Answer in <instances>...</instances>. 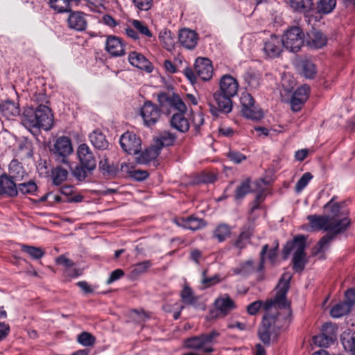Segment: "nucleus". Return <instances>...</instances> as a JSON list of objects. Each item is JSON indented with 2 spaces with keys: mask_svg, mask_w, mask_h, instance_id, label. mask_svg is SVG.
I'll return each mask as SVG.
<instances>
[{
  "mask_svg": "<svg viewBox=\"0 0 355 355\" xmlns=\"http://www.w3.org/2000/svg\"><path fill=\"white\" fill-rule=\"evenodd\" d=\"M125 275L124 271L122 269H116L113 270L111 273L110 277L106 281L107 284H111L113 282L119 280L121 277H123Z\"/></svg>",
  "mask_w": 355,
  "mask_h": 355,
  "instance_id": "nucleus-58",
  "label": "nucleus"
},
{
  "mask_svg": "<svg viewBox=\"0 0 355 355\" xmlns=\"http://www.w3.org/2000/svg\"><path fill=\"white\" fill-rule=\"evenodd\" d=\"M159 152L157 150L153 148L146 149L145 151L142 152L137 158V162L139 164H147L156 158Z\"/></svg>",
  "mask_w": 355,
  "mask_h": 355,
  "instance_id": "nucleus-44",
  "label": "nucleus"
},
{
  "mask_svg": "<svg viewBox=\"0 0 355 355\" xmlns=\"http://www.w3.org/2000/svg\"><path fill=\"white\" fill-rule=\"evenodd\" d=\"M204 117L202 113H197L193 115V125L195 128L196 131L198 132L200 129V126L204 123Z\"/></svg>",
  "mask_w": 355,
  "mask_h": 355,
  "instance_id": "nucleus-61",
  "label": "nucleus"
},
{
  "mask_svg": "<svg viewBox=\"0 0 355 355\" xmlns=\"http://www.w3.org/2000/svg\"><path fill=\"white\" fill-rule=\"evenodd\" d=\"M49 5L58 13L68 12L71 9V6L66 2V0H49Z\"/></svg>",
  "mask_w": 355,
  "mask_h": 355,
  "instance_id": "nucleus-42",
  "label": "nucleus"
},
{
  "mask_svg": "<svg viewBox=\"0 0 355 355\" xmlns=\"http://www.w3.org/2000/svg\"><path fill=\"white\" fill-rule=\"evenodd\" d=\"M283 47L281 37L272 35L264 42L263 52L266 58H275L280 55Z\"/></svg>",
  "mask_w": 355,
  "mask_h": 355,
  "instance_id": "nucleus-17",
  "label": "nucleus"
},
{
  "mask_svg": "<svg viewBox=\"0 0 355 355\" xmlns=\"http://www.w3.org/2000/svg\"><path fill=\"white\" fill-rule=\"evenodd\" d=\"M279 248V243L277 241H275V245L271 249L268 250L266 254H267V258L268 260L273 263L276 260L277 257V250Z\"/></svg>",
  "mask_w": 355,
  "mask_h": 355,
  "instance_id": "nucleus-63",
  "label": "nucleus"
},
{
  "mask_svg": "<svg viewBox=\"0 0 355 355\" xmlns=\"http://www.w3.org/2000/svg\"><path fill=\"white\" fill-rule=\"evenodd\" d=\"M68 176V171L61 166H58L52 171L53 182L55 185H60L65 181Z\"/></svg>",
  "mask_w": 355,
  "mask_h": 355,
  "instance_id": "nucleus-43",
  "label": "nucleus"
},
{
  "mask_svg": "<svg viewBox=\"0 0 355 355\" xmlns=\"http://www.w3.org/2000/svg\"><path fill=\"white\" fill-rule=\"evenodd\" d=\"M105 49L114 56H121L125 54V46L123 40L114 35L107 36Z\"/></svg>",
  "mask_w": 355,
  "mask_h": 355,
  "instance_id": "nucleus-23",
  "label": "nucleus"
},
{
  "mask_svg": "<svg viewBox=\"0 0 355 355\" xmlns=\"http://www.w3.org/2000/svg\"><path fill=\"white\" fill-rule=\"evenodd\" d=\"M253 232L254 229L250 225L243 226L241 228V232L235 241L234 245L240 250L245 248L247 246V244L250 243V239L253 235Z\"/></svg>",
  "mask_w": 355,
  "mask_h": 355,
  "instance_id": "nucleus-29",
  "label": "nucleus"
},
{
  "mask_svg": "<svg viewBox=\"0 0 355 355\" xmlns=\"http://www.w3.org/2000/svg\"><path fill=\"white\" fill-rule=\"evenodd\" d=\"M194 69L198 77L203 81L209 80L212 78L214 68L209 58L202 57L196 58Z\"/></svg>",
  "mask_w": 355,
  "mask_h": 355,
  "instance_id": "nucleus-16",
  "label": "nucleus"
},
{
  "mask_svg": "<svg viewBox=\"0 0 355 355\" xmlns=\"http://www.w3.org/2000/svg\"><path fill=\"white\" fill-rule=\"evenodd\" d=\"M336 0H319L316 3V10L320 15H328L334 10Z\"/></svg>",
  "mask_w": 355,
  "mask_h": 355,
  "instance_id": "nucleus-37",
  "label": "nucleus"
},
{
  "mask_svg": "<svg viewBox=\"0 0 355 355\" xmlns=\"http://www.w3.org/2000/svg\"><path fill=\"white\" fill-rule=\"evenodd\" d=\"M214 306L225 316L236 308L234 301L227 294L218 297L214 302Z\"/></svg>",
  "mask_w": 355,
  "mask_h": 355,
  "instance_id": "nucleus-26",
  "label": "nucleus"
},
{
  "mask_svg": "<svg viewBox=\"0 0 355 355\" xmlns=\"http://www.w3.org/2000/svg\"><path fill=\"white\" fill-rule=\"evenodd\" d=\"M173 221L178 226L193 231L198 230L206 225V223L202 218H198L195 215H191L187 217H177Z\"/></svg>",
  "mask_w": 355,
  "mask_h": 355,
  "instance_id": "nucleus-20",
  "label": "nucleus"
},
{
  "mask_svg": "<svg viewBox=\"0 0 355 355\" xmlns=\"http://www.w3.org/2000/svg\"><path fill=\"white\" fill-rule=\"evenodd\" d=\"M131 24L134 28H135L140 34L149 38L152 37L153 34L151 31L144 21L134 19Z\"/></svg>",
  "mask_w": 355,
  "mask_h": 355,
  "instance_id": "nucleus-49",
  "label": "nucleus"
},
{
  "mask_svg": "<svg viewBox=\"0 0 355 355\" xmlns=\"http://www.w3.org/2000/svg\"><path fill=\"white\" fill-rule=\"evenodd\" d=\"M134 6L140 10L147 11L153 5V0H132Z\"/></svg>",
  "mask_w": 355,
  "mask_h": 355,
  "instance_id": "nucleus-56",
  "label": "nucleus"
},
{
  "mask_svg": "<svg viewBox=\"0 0 355 355\" xmlns=\"http://www.w3.org/2000/svg\"><path fill=\"white\" fill-rule=\"evenodd\" d=\"M21 252L27 254L32 259L39 260L42 258L46 252L40 247H35L26 244H21Z\"/></svg>",
  "mask_w": 355,
  "mask_h": 355,
  "instance_id": "nucleus-35",
  "label": "nucleus"
},
{
  "mask_svg": "<svg viewBox=\"0 0 355 355\" xmlns=\"http://www.w3.org/2000/svg\"><path fill=\"white\" fill-rule=\"evenodd\" d=\"M239 83L233 76L225 74L220 78L219 89L214 93L216 105L210 104L211 114L218 116L220 113L227 114L232 110V98L237 94Z\"/></svg>",
  "mask_w": 355,
  "mask_h": 355,
  "instance_id": "nucleus-2",
  "label": "nucleus"
},
{
  "mask_svg": "<svg viewBox=\"0 0 355 355\" xmlns=\"http://www.w3.org/2000/svg\"><path fill=\"white\" fill-rule=\"evenodd\" d=\"M153 263L150 260H146L135 264L130 270V276L132 278L136 279L141 275L146 273L152 266Z\"/></svg>",
  "mask_w": 355,
  "mask_h": 355,
  "instance_id": "nucleus-36",
  "label": "nucleus"
},
{
  "mask_svg": "<svg viewBox=\"0 0 355 355\" xmlns=\"http://www.w3.org/2000/svg\"><path fill=\"white\" fill-rule=\"evenodd\" d=\"M307 237L303 234H297L292 240L288 241L282 249V259L288 258L291 252L295 249L292 259L293 269L295 272H302L308 262L306 253Z\"/></svg>",
  "mask_w": 355,
  "mask_h": 355,
  "instance_id": "nucleus-4",
  "label": "nucleus"
},
{
  "mask_svg": "<svg viewBox=\"0 0 355 355\" xmlns=\"http://www.w3.org/2000/svg\"><path fill=\"white\" fill-rule=\"evenodd\" d=\"M18 194V186L14 180L6 174L0 176V195H6L10 197L17 196Z\"/></svg>",
  "mask_w": 355,
  "mask_h": 355,
  "instance_id": "nucleus-24",
  "label": "nucleus"
},
{
  "mask_svg": "<svg viewBox=\"0 0 355 355\" xmlns=\"http://www.w3.org/2000/svg\"><path fill=\"white\" fill-rule=\"evenodd\" d=\"M268 250V244H266V245H263L262 249L259 254L260 261H259V266L257 268V271H259V272L262 271L264 268L266 255V252H267Z\"/></svg>",
  "mask_w": 355,
  "mask_h": 355,
  "instance_id": "nucleus-60",
  "label": "nucleus"
},
{
  "mask_svg": "<svg viewBox=\"0 0 355 355\" xmlns=\"http://www.w3.org/2000/svg\"><path fill=\"white\" fill-rule=\"evenodd\" d=\"M79 162L72 171L73 177L79 182H83L92 175L96 168V157L87 144H81L77 148Z\"/></svg>",
  "mask_w": 355,
  "mask_h": 355,
  "instance_id": "nucleus-5",
  "label": "nucleus"
},
{
  "mask_svg": "<svg viewBox=\"0 0 355 355\" xmlns=\"http://www.w3.org/2000/svg\"><path fill=\"white\" fill-rule=\"evenodd\" d=\"M345 300L336 304L330 310L332 318H340L350 312L352 306L355 305V287L348 288L345 292Z\"/></svg>",
  "mask_w": 355,
  "mask_h": 355,
  "instance_id": "nucleus-11",
  "label": "nucleus"
},
{
  "mask_svg": "<svg viewBox=\"0 0 355 355\" xmlns=\"http://www.w3.org/2000/svg\"><path fill=\"white\" fill-rule=\"evenodd\" d=\"M52 155L56 161L61 163H67L68 157L73 152L70 139L66 136L59 137L51 149Z\"/></svg>",
  "mask_w": 355,
  "mask_h": 355,
  "instance_id": "nucleus-12",
  "label": "nucleus"
},
{
  "mask_svg": "<svg viewBox=\"0 0 355 355\" xmlns=\"http://www.w3.org/2000/svg\"><path fill=\"white\" fill-rule=\"evenodd\" d=\"M184 76L187 77V78L192 83H195L197 82V78L198 76L196 75V73L195 71V69L193 70L190 67H187L184 69L183 71Z\"/></svg>",
  "mask_w": 355,
  "mask_h": 355,
  "instance_id": "nucleus-64",
  "label": "nucleus"
},
{
  "mask_svg": "<svg viewBox=\"0 0 355 355\" xmlns=\"http://www.w3.org/2000/svg\"><path fill=\"white\" fill-rule=\"evenodd\" d=\"M305 102L306 101H304L302 99L292 95L290 102L291 110L295 112L300 111Z\"/></svg>",
  "mask_w": 355,
  "mask_h": 355,
  "instance_id": "nucleus-59",
  "label": "nucleus"
},
{
  "mask_svg": "<svg viewBox=\"0 0 355 355\" xmlns=\"http://www.w3.org/2000/svg\"><path fill=\"white\" fill-rule=\"evenodd\" d=\"M240 103L241 105V112L247 118L254 121H259L263 117V113L258 105H256L252 96L247 92H243Z\"/></svg>",
  "mask_w": 355,
  "mask_h": 355,
  "instance_id": "nucleus-10",
  "label": "nucleus"
},
{
  "mask_svg": "<svg viewBox=\"0 0 355 355\" xmlns=\"http://www.w3.org/2000/svg\"><path fill=\"white\" fill-rule=\"evenodd\" d=\"M177 139V135L169 131L160 132L156 139V147L160 150L165 146H173Z\"/></svg>",
  "mask_w": 355,
  "mask_h": 355,
  "instance_id": "nucleus-31",
  "label": "nucleus"
},
{
  "mask_svg": "<svg viewBox=\"0 0 355 355\" xmlns=\"http://www.w3.org/2000/svg\"><path fill=\"white\" fill-rule=\"evenodd\" d=\"M337 327L330 322L324 323L321 329V332L326 335L332 341L336 339Z\"/></svg>",
  "mask_w": 355,
  "mask_h": 355,
  "instance_id": "nucleus-50",
  "label": "nucleus"
},
{
  "mask_svg": "<svg viewBox=\"0 0 355 355\" xmlns=\"http://www.w3.org/2000/svg\"><path fill=\"white\" fill-rule=\"evenodd\" d=\"M162 110L150 101L144 102L140 109V114L143 119L144 125L152 127L159 120L162 115Z\"/></svg>",
  "mask_w": 355,
  "mask_h": 355,
  "instance_id": "nucleus-13",
  "label": "nucleus"
},
{
  "mask_svg": "<svg viewBox=\"0 0 355 355\" xmlns=\"http://www.w3.org/2000/svg\"><path fill=\"white\" fill-rule=\"evenodd\" d=\"M302 73L306 78L312 79L315 77L317 71L315 65L309 60H303L300 63Z\"/></svg>",
  "mask_w": 355,
  "mask_h": 355,
  "instance_id": "nucleus-40",
  "label": "nucleus"
},
{
  "mask_svg": "<svg viewBox=\"0 0 355 355\" xmlns=\"http://www.w3.org/2000/svg\"><path fill=\"white\" fill-rule=\"evenodd\" d=\"M313 340L315 345L322 347H327L334 343V341L322 332L318 335L313 336Z\"/></svg>",
  "mask_w": 355,
  "mask_h": 355,
  "instance_id": "nucleus-53",
  "label": "nucleus"
},
{
  "mask_svg": "<svg viewBox=\"0 0 355 355\" xmlns=\"http://www.w3.org/2000/svg\"><path fill=\"white\" fill-rule=\"evenodd\" d=\"M232 228L227 224L221 223L218 225L213 231L212 238L218 242H224L231 235Z\"/></svg>",
  "mask_w": 355,
  "mask_h": 355,
  "instance_id": "nucleus-33",
  "label": "nucleus"
},
{
  "mask_svg": "<svg viewBox=\"0 0 355 355\" xmlns=\"http://www.w3.org/2000/svg\"><path fill=\"white\" fill-rule=\"evenodd\" d=\"M159 39L165 44L166 48L168 50H170V49L173 46L174 42L173 38L171 36V31L165 28L160 31L159 34Z\"/></svg>",
  "mask_w": 355,
  "mask_h": 355,
  "instance_id": "nucleus-51",
  "label": "nucleus"
},
{
  "mask_svg": "<svg viewBox=\"0 0 355 355\" xmlns=\"http://www.w3.org/2000/svg\"><path fill=\"white\" fill-rule=\"evenodd\" d=\"M178 40L180 44L185 49H193L198 41V35L189 28H182L179 32Z\"/></svg>",
  "mask_w": 355,
  "mask_h": 355,
  "instance_id": "nucleus-21",
  "label": "nucleus"
},
{
  "mask_svg": "<svg viewBox=\"0 0 355 355\" xmlns=\"http://www.w3.org/2000/svg\"><path fill=\"white\" fill-rule=\"evenodd\" d=\"M56 263L64 266L67 269L72 267L74 263L72 260L67 258L66 257L61 255L56 258Z\"/></svg>",
  "mask_w": 355,
  "mask_h": 355,
  "instance_id": "nucleus-62",
  "label": "nucleus"
},
{
  "mask_svg": "<svg viewBox=\"0 0 355 355\" xmlns=\"http://www.w3.org/2000/svg\"><path fill=\"white\" fill-rule=\"evenodd\" d=\"M336 198L334 196L324 205V209L327 212L326 216L331 224H336L338 221L346 219L348 222L346 226L347 230L352 223L351 219L349 218V210L343 206V202H334Z\"/></svg>",
  "mask_w": 355,
  "mask_h": 355,
  "instance_id": "nucleus-8",
  "label": "nucleus"
},
{
  "mask_svg": "<svg viewBox=\"0 0 355 355\" xmlns=\"http://www.w3.org/2000/svg\"><path fill=\"white\" fill-rule=\"evenodd\" d=\"M128 61L130 64L147 73H151L153 70L152 63L146 59L141 53L132 51L129 53Z\"/></svg>",
  "mask_w": 355,
  "mask_h": 355,
  "instance_id": "nucleus-22",
  "label": "nucleus"
},
{
  "mask_svg": "<svg viewBox=\"0 0 355 355\" xmlns=\"http://www.w3.org/2000/svg\"><path fill=\"white\" fill-rule=\"evenodd\" d=\"M291 7L299 12L309 10L313 6V0H289Z\"/></svg>",
  "mask_w": 355,
  "mask_h": 355,
  "instance_id": "nucleus-41",
  "label": "nucleus"
},
{
  "mask_svg": "<svg viewBox=\"0 0 355 355\" xmlns=\"http://www.w3.org/2000/svg\"><path fill=\"white\" fill-rule=\"evenodd\" d=\"M99 169L103 174L107 175H115L117 171L116 168L114 165H110L108 163L107 159L99 162Z\"/></svg>",
  "mask_w": 355,
  "mask_h": 355,
  "instance_id": "nucleus-54",
  "label": "nucleus"
},
{
  "mask_svg": "<svg viewBox=\"0 0 355 355\" xmlns=\"http://www.w3.org/2000/svg\"><path fill=\"white\" fill-rule=\"evenodd\" d=\"M327 230V233L323 236L318 242L316 245L317 252H321L323 248L333 241L338 234H342L346 231L347 225Z\"/></svg>",
  "mask_w": 355,
  "mask_h": 355,
  "instance_id": "nucleus-25",
  "label": "nucleus"
},
{
  "mask_svg": "<svg viewBox=\"0 0 355 355\" xmlns=\"http://www.w3.org/2000/svg\"><path fill=\"white\" fill-rule=\"evenodd\" d=\"M207 270H204L202 272V283L204 284L205 287H210L218 282H219V276L218 275H215L211 277H207L206 275Z\"/></svg>",
  "mask_w": 355,
  "mask_h": 355,
  "instance_id": "nucleus-57",
  "label": "nucleus"
},
{
  "mask_svg": "<svg viewBox=\"0 0 355 355\" xmlns=\"http://www.w3.org/2000/svg\"><path fill=\"white\" fill-rule=\"evenodd\" d=\"M227 159L236 164H239L247 159V156L235 149H230L226 153Z\"/></svg>",
  "mask_w": 355,
  "mask_h": 355,
  "instance_id": "nucleus-47",
  "label": "nucleus"
},
{
  "mask_svg": "<svg viewBox=\"0 0 355 355\" xmlns=\"http://www.w3.org/2000/svg\"><path fill=\"white\" fill-rule=\"evenodd\" d=\"M181 302L186 306L197 307L199 297L196 295L188 284H184L180 293Z\"/></svg>",
  "mask_w": 355,
  "mask_h": 355,
  "instance_id": "nucleus-28",
  "label": "nucleus"
},
{
  "mask_svg": "<svg viewBox=\"0 0 355 355\" xmlns=\"http://www.w3.org/2000/svg\"><path fill=\"white\" fill-rule=\"evenodd\" d=\"M186 112L174 113L171 118V126L180 132H187L189 130V123L185 117Z\"/></svg>",
  "mask_w": 355,
  "mask_h": 355,
  "instance_id": "nucleus-27",
  "label": "nucleus"
},
{
  "mask_svg": "<svg viewBox=\"0 0 355 355\" xmlns=\"http://www.w3.org/2000/svg\"><path fill=\"white\" fill-rule=\"evenodd\" d=\"M310 87L307 85H303L298 88L293 94V96L302 99L304 101H306L309 96Z\"/></svg>",
  "mask_w": 355,
  "mask_h": 355,
  "instance_id": "nucleus-55",
  "label": "nucleus"
},
{
  "mask_svg": "<svg viewBox=\"0 0 355 355\" xmlns=\"http://www.w3.org/2000/svg\"><path fill=\"white\" fill-rule=\"evenodd\" d=\"M69 12L67 20L68 27L79 32L85 31L87 27L86 15L80 11H72L71 9Z\"/></svg>",
  "mask_w": 355,
  "mask_h": 355,
  "instance_id": "nucleus-19",
  "label": "nucleus"
},
{
  "mask_svg": "<svg viewBox=\"0 0 355 355\" xmlns=\"http://www.w3.org/2000/svg\"><path fill=\"white\" fill-rule=\"evenodd\" d=\"M37 189V186L34 181H28L18 184V192H21L22 194H30L33 195Z\"/></svg>",
  "mask_w": 355,
  "mask_h": 355,
  "instance_id": "nucleus-48",
  "label": "nucleus"
},
{
  "mask_svg": "<svg viewBox=\"0 0 355 355\" xmlns=\"http://www.w3.org/2000/svg\"><path fill=\"white\" fill-rule=\"evenodd\" d=\"M121 169L122 171H127L129 173V176L137 181H142L146 180L149 174L146 171L144 170H129V165L126 163L121 164Z\"/></svg>",
  "mask_w": 355,
  "mask_h": 355,
  "instance_id": "nucleus-38",
  "label": "nucleus"
},
{
  "mask_svg": "<svg viewBox=\"0 0 355 355\" xmlns=\"http://www.w3.org/2000/svg\"><path fill=\"white\" fill-rule=\"evenodd\" d=\"M220 334L218 331H211L207 334L191 336L184 340V346L188 349L201 350L202 352L209 354L216 350L209 344L212 343L214 340Z\"/></svg>",
  "mask_w": 355,
  "mask_h": 355,
  "instance_id": "nucleus-6",
  "label": "nucleus"
},
{
  "mask_svg": "<svg viewBox=\"0 0 355 355\" xmlns=\"http://www.w3.org/2000/svg\"><path fill=\"white\" fill-rule=\"evenodd\" d=\"M284 47L293 53L298 52L305 43V35L302 29L296 26L288 28L281 37Z\"/></svg>",
  "mask_w": 355,
  "mask_h": 355,
  "instance_id": "nucleus-7",
  "label": "nucleus"
},
{
  "mask_svg": "<svg viewBox=\"0 0 355 355\" xmlns=\"http://www.w3.org/2000/svg\"><path fill=\"white\" fill-rule=\"evenodd\" d=\"M0 112L6 118L9 119L19 114V107L10 100L3 101L0 103Z\"/></svg>",
  "mask_w": 355,
  "mask_h": 355,
  "instance_id": "nucleus-34",
  "label": "nucleus"
},
{
  "mask_svg": "<svg viewBox=\"0 0 355 355\" xmlns=\"http://www.w3.org/2000/svg\"><path fill=\"white\" fill-rule=\"evenodd\" d=\"M157 101L161 110H165L167 114H169L171 110L178 112H186L187 109L182 99L175 93L171 94L166 92H162L158 94Z\"/></svg>",
  "mask_w": 355,
  "mask_h": 355,
  "instance_id": "nucleus-9",
  "label": "nucleus"
},
{
  "mask_svg": "<svg viewBox=\"0 0 355 355\" xmlns=\"http://www.w3.org/2000/svg\"><path fill=\"white\" fill-rule=\"evenodd\" d=\"M89 141L94 148L98 150H105L109 146L105 135L99 130H94L89 135Z\"/></svg>",
  "mask_w": 355,
  "mask_h": 355,
  "instance_id": "nucleus-30",
  "label": "nucleus"
},
{
  "mask_svg": "<svg viewBox=\"0 0 355 355\" xmlns=\"http://www.w3.org/2000/svg\"><path fill=\"white\" fill-rule=\"evenodd\" d=\"M122 149L130 155H137L141 150V141L134 132L123 133L119 140Z\"/></svg>",
  "mask_w": 355,
  "mask_h": 355,
  "instance_id": "nucleus-15",
  "label": "nucleus"
},
{
  "mask_svg": "<svg viewBox=\"0 0 355 355\" xmlns=\"http://www.w3.org/2000/svg\"><path fill=\"white\" fill-rule=\"evenodd\" d=\"M243 79L248 87L256 88L259 85V78L258 75L252 71H247L244 73Z\"/></svg>",
  "mask_w": 355,
  "mask_h": 355,
  "instance_id": "nucleus-46",
  "label": "nucleus"
},
{
  "mask_svg": "<svg viewBox=\"0 0 355 355\" xmlns=\"http://www.w3.org/2000/svg\"><path fill=\"white\" fill-rule=\"evenodd\" d=\"M21 120L26 128H37L49 130L53 124V115L48 106L41 104L35 109L33 107L24 108Z\"/></svg>",
  "mask_w": 355,
  "mask_h": 355,
  "instance_id": "nucleus-3",
  "label": "nucleus"
},
{
  "mask_svg": "<svg viewBox=\"0 0 355 355\" xmlns=\"http://www.w3.org/2000/svg\"><path fill=\"white\" fill-rule=\"evenodd\" d=\"M340 340L345 349H349L352 355H355V332H344L340 336Z\"/></svg>",
  "mask_w": 355,
  "mask_h": 355,
  "instance_id": "nucleus-39",
  "label": "nucleus"
},
{
  "mask_svg": "<svg viewBox=\"0 0 355 355\" xmlns=\"http://www.w3.org/2000/svg\"><path fill=\"white\" fill-rule=\"evenodd\" d=\"M292 275L286 272L282 275L275 287V295L272 299L263 302L261 300L254 301L247 306V311L251 315H256L263 308L266 313L263 316L261 324L258 329V338L266 346L271 343V336H277L279 326L277 324L279 313L276 311L272 313V307L280 309H290L291 302L287 300V293L290 288Z\"/></svg>",
  "mask_w": 355,
  "mask_h": 355,
  "instance_id": "nucleus-1",
  "label": "nucleus"
},
{
  "mask_svg": "<svg viewBox=\"0 0 355 355\" xmlns=\"http://www.w3.org/2000/svg\"><path fill=\"white\" fill-rule=\"evenodd\" d=\"M252 192L251 179L246 178L238 185L234 191V199L238 202L243 200L245 196Z\"/></svg>",
  "mask_w": 355,
  "mask_h": 355,
  "instance_id": "nucleus-32",
  "label": "nucleus"
},
{
  "mask_svg": "<svg viewBox=\"0 0 355 355\" xmlns=\"http://www.w3.org/2000/svg\"><path fill=\"white\" fill-rule=\"evenodd\" d=\"M305 44L311 49H318L327 45V36L321 31L313 28L306 34Z\"/></svg>",
  "mask_w": 355,
  "mask_h": 355,
  "instance_id": "nucleus-18",
  "label": "nucleus"
},
{
  "mask_svg": "<svg viewBox=\"0 0 355 355\" xmlns=\"http://www.w3.org/2000/svg\"><path fill=\"white\" fill-rule=\"evenodd\" d=\"M313 175L309 172L304 173L302 176L299 179L295 184V191L301 192L309 184L310 180L313 178Z\"/></svg>",
  "mask_w": 355,
  "mask_h": 355,
  "instance_id": "nucleus-52",
  "label": "nucleus"
},
{
  "mask_svg": "<svg viewBox=\"0 0 355 355\" xmlns=\"http://www.w3.org/2000/svg\"><path fill=\"white\" fill-rule=\"evenodd\" d=\"M311 228L313 231L330 230L336 227L347 225L346 219L338 221L336 224H331L326 215L312 214L307 216Z\"/></svg>",
  "mask_w": 355,
  "mask_h": 355,
  "instance_id": "nucleus-14",
  "label": "nucleus"
},
{
  "mask_svg": "<svg viewBox=\"0 0 355 355\" xmlns=\"http://www.w3.org/2000/svg\"><path fill=\"white\" fill-rule=\"evenodd\" d=\"M96 340V337L87 331H83L77 336L78 343L84 347L93 346Z\"/></svg>",
  "mask_w": 355,
  "mask_h": 355,
  "instance_id": "nucleus-45",
  "label": "nucleus"
}]
</instances>
